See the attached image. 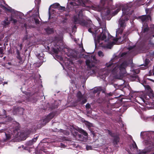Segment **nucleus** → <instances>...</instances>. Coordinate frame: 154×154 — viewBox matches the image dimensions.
<instances>
[{
	"label": "nucleus",
	"mask_w": 154,
	"mask_h": 154,
	"mask_svg": "<svg viewBox=\"0 0 154 154\" xmlns=\"http://www.w3.org/2000/svg\"><path fill=\"white\" fill-rule=\"evenodd\" d=\"M108 133L113 138L112 141L113 145L117 147L118 143L119 142L120 138L119 134L113 133L111 131L108 130Z\"/></svg>",
	"instance_id": "nucleus-4"
},
{
	"label": "nucleus",
	"mask_w": 154,
	"mask_h": 154,
	"mask_svg": "<svg viewBox=\"0 0 154 154\" xmlns=\"http://www.w3.org/2000/svg\"><path fill=\"white\" fill-rule=\"evenodd\" d=\"M118 40H119V38H114L113 39V40L116 42H117V41H118Z\"/></svg>",
	"instance_id": "nucleus-51"
},
{
	"label": "nucleus",
	"mask_w": 154,
	"mask_h": 154,
	"mask_svg": "<svg viewBox=\"0 0 154 154\" xmlns=\"http://www.w3.org/2000/svg\"><path fill=\"white\" fill-rule=\"evenodd\" d=\"M134 48V47H129L128 48V49L129 50H130L131 49H132L133 48Z\"/></svg>",
	"instance_id": "nucleus-53"
},
{
	"label": "nucleus",
	"mask_w": 154,
	"mask_h": 154,
	"mask_svg": "<svg viewBox=\"0 0 154 154\" xmlns=\"http://www.w3.org/2000/svg\"><path fill=\"white\" fill-rule=\"evenodd\" d=\"M1 6L2 7V8H3L4 9L7 10L11 12H13L14 11V10L13 9H12L10 7H9L8 8H7L3 5H1Z\"/></svg>",
	"instance_id": "nucleus-18"
},
{
	"label": "nucleus",
	"mask_w": 154,
	"mask_h": 154,
	"mask_svg": "<svg viewBox=\"0 0 154 154\" xmlns=\"http://www.w3.org/2000/svg\"><path fill=\"white\" fill-rule=\"evenodd\" d=\"M150 154H154V152H152V153H151Z\"/></svg>",
	"instance_id": "nucleus-63"
},
{
	"label": "nucleus",
	"mask_w": 154,
	"mask_h": 154,
	"mask_svg": "<svg viewBox=\"0 0 154 154\" xmlns=\"http://www.w3.org/2000/svg\"><path fill=\"white\" fill-rule=\"evenodd\" d=\"M59 49H56L54 48H52L51 49V51L52 52H53L54 53L56 54H57L58 53Z\"/></svg>",
	"instance_id": "nucleus-24"
},
{
	"label": "nucleus",
	"mask_w": 154,
	"mask_h": 154,
	"mask_svg": "<svg viewBox=\"0 0 154 154\" xmlns=\"http://www.w3.org/2000/svg\"><path fill=\"white\" fill-rule=\"evenodd\" d=\"M38 17L40 18L38 10L35 12V14H33L32 15V20H34L35 24L36 25L40 24V21L38 19Z\"/></svg>",
	"instance_id": "nucleus-6"
},
{
	"label": "nucleus",
	"mask_w": 154,
	"mask_h": 154,
	"mask_svg": "<svg viewBox=\"0 0 154 154\" xmlns=\"http://www.w3.org/2000/svg\"><path fill=\"white\" fill-rule=\"evenodd\" d=\"M144 87L146 90V92H153V91L152 90L150 86L149 85H145L144 86Z\"/></svg>",
	"instance_id": "nucleus-19"
},
{
	"label": "nucleus",
	"mask_w": 154,
	"mask_h": 154,
	"mask_svg": "<svg viewBox=\"0 0 154 154\" xmlns=\"http://www.w3.org/2000/svg\"><path fill=\"white\" fill-rule=\"evenodd\" d=\"M7 84V82H5L4 83V84Z\"/></svg>",
	"instance_id": "nucleus-59"
},
{
	"label": "nucleus",
	"mask_w": 154,
	"mask_h": 154,
	"mask_svg": "<svg viewBox=\"0 0 154 154\" xmlns=\"http://www.w3.org/2000/svg\"><path fill=\"white\" fill-rule=\"evenodd\" d=\"M23 148H24V149H26V148H25V147H24V146H23Z\"/></svg>",
	"instance_id": "nucleus-60"
},
{
	"label": "nucleus",
	"mask_w": 154,
	"mask_h": 154,
	"mask_svg": "<svg viewBox=\"0 0 154 154\" xmlns=\"http://www.w3.org/2000/svg\"><path fill=\"white\" fill-rule=\"evenodd\" d=\"M107 94L108 95V96H112V94L111 93V92Z\"/></svg>",
	"instance_id": "nucleus-49"
},
{
	"label": "nucleus",
	"mask_w": 154,
	"mask_h": 154,
	"mask_svg": "<svg viewBox=\"0 0 154 154\" xmlns=\"http://www.w3.org/2000/svg\"><path fill=\"white\" fill-rule=\"evenodd\" d=\"M110 38H112V37L111 35L110 36V37H109V36L108 37V39H109Z\"/></svg>",
	"instance_id": "nucleus-56"
},
{
	"label": "nucleus",
	"mask_w": 154,
	"mask_h": 154,
	"mask_svg": "<svg viewBox=\"0 0 154 154\" xmlns=\"http://www.w3.org/2000/svg\"><path fill=\"white\" fill-rule=\"evenodd\" d=\"M38 136H37L34 138L32 139V140L27 141L25 145L27 146H30L32 145L34 143H35L37 140Z\"/></svg>",
	"instance_id": "nucleus-8"
},
{
	"label": "nucleus",
	"mask_w": 154,
	"mask_h": 154,
	"mask_svg": "<svg viewBox=\"0 0 154 154\" xmlns=\"http://www.w3.org/2000/svg\"><path fill=\"white\" fill-rule=\"evenodd\" d=\"M78 136H79V138H81L82 136V135L81 134H79Z\"/></svg>",
	"instance_id": "nucleus-55"
},
{
	"label": "nucleus",
	"mask_w": 154,
	"mask_h": 154,
	"mask_svg": "<svg viewBox=\"0 0 154 154\" xmlns=\"http://www.w3.org/2000/svg\"><path fill=\"white\" fill-rule=\"evenodd\" d=\"M150 17L151 16L149 14H148L147 15H143L139 17V18L141 20L142 23L147 21L149 20V18H150Z\"/></svg>",
	"instance_id": "nucleus-9"
},
{
	"label": "nucleus",
	"mask_w": 154,
	"mask_h": 154,
	"mask_svg": "<svg viewBox=\"0 0 154 154\" xmlns=\"http://www.w3.org/2000/svg\"><path fill=\"white\" fill-rule=\"evenodd\" d=\"M101 36H97V40L95 41V46L96 47L97 46V43L98 44H99V46L100 47H103V40H102L101 39H100Z\"/></svg>",
	"instance_id": "nucleus-11"
},
{
	"label": "nucleus",
	"mask_w": 154,
	"mask_h": 154,
	"mask_svg": "<svg viewBox=\"0 0 154 154\" xmlns=\"http://www.w3.org/2000/svg\"><path fill=\"white\" fill-rule=\"evenodd\" d=\"M134 72L136 74H137L140 72V71L139 70L136 69L134 70Z\"/></svg>",
	"instance_id": "nucleus-40"
},
{
	"label": "nucleus",
	"mask_w": 154,
	"mask_h": 154,
	"mask_svg": "<svg viewBox=\"0 0 154 154\" xmlns=\"http://www.w3.org/2000/svg\"><path fill=\"white\" fill-rule=\"evenodd\" d=\"M66 132V134H65L66 135H68L69 134V132L68 131H67L65 130H64V132Z\"/></svg>",
	"instance_id": "nucleus-52"
},
{
	"label": "nucleus",
	"mask_w": 154,
	"mask_h": 154,
	"mask_svg": "<svg viewBox=\"0 0 154 154\" xmlns=\"http://www.w3.org/2000/svg\"><path fill=\"white\" fill-rule=\"evenodd\" d=\"M21 91H22V92L23 94H25L26 95H28L29 93L28 92H27L26 91H22V90H21Z\"/></svg>",
	"instance_id": "nucleus-44"
},
{
	"label": "nucleus",
	"mask_w": 154,
	"mask_h": 154,
	"mask_svg": "<svg viewBox=\"0 0 154 154\" xmlns=\"http://www.w3.org/2000/svg\"><path fill=\"white\" fill-rule=\"evenodd\" d=\"M150 61L149 59H146L144 61V66L145 67V68H146L148 67V66Z\"/></svg>",
	"instance_id": "nucleus-21"
},
{
	"label": "nucleus",
	"mask_w": 154,
	"mask_h": 154,
	"mask_svg": "<svg viewBox=\"0 0 154 154\" xmlns=\"http://www.w3.org/2000/svg\"><path fill=\"white\" fill-rule=\"evenodd\" d=\"M153 75H154V71L153 72Z\"/></svg>",
	"instance_id": "nucleus-64"
},
{
	"label": "nucleus",
	"mask_w": 154,
	"mask_h": 154,
	"mask_svg": "<svg viewBox=\"0 0 154 154\" xmlns=\"http://www.w3.org/2000/svg\"><path fill=\"white\" fill-rule=\"evenodd\" d=\"M134 76L135 78H138V76L137 75H136Z\"/></svg>",
	"instance_id": "nucleus-57"
},
{
	"label": "nucleus",
	"mask_w": 154,
	"mask_h": 154,
	"mask_svg": "<svg viewBox=\"0 0 154 154\" xmlns=\"http://www.w3.org/2000/svg\"><path fill=\"white\" fill-rule=\"evenodd\" d=\"M102 32L98 36H101L100 39L102 40H104L106 39V32L108 33V32L106 31V29H102Z\"/></svg>",
	"instance_id": "nucleus-10"
},
{
	"label": "nucleus",
	"mask_w": 154,
	"mask_h": 154,
	"mask_svg": "<svg viewBox=\"0 0 154 154\" xmlns=\"http://www.w3.org/2000/svg\"><path fill=\"white\" fill-rule=\"evenodd\" d=\"M10 21V22L12 21V23H14V24H15L17 22V19L13 18L12 17H11Z\"/></svg>",
	"instance_id": "nucleus-25"
},
{
	"label": "nucleus",
	"mask_w": 154,
	"mask_h": 154,
	"mask_svg": "<svg viewBox=\"0 0 154 154\" xmlns=\"http://www.w3.org/2000/svg\"><path fill=\"white\" fill-rule=\"evenodd\" d=\"M6 118L7 119H8L9 121H11L12 120V118L11 117L9 116H7Z\"/></svg>",
	"instance_id": "nucleus-38"
},
{
	"label": "nucleus",
	"mask_w": 154,
	"mask_h": 154,
	"mask_svg": "<svg viewBox=\"0 0 154 154\" xmlns=\"http://www.w3.org/2000/svg\"><path fill=\"white\" fill-rule=\"evenodd\" d=\"M5 58H6V57H4L3 58V59L4 60H5Z\"/></svg>",
	"instance_id": "nucleus-58"
},
{
	"label": "nucleus",
	"mask_w": 154,
	"mask_h": 154,
	"mask_svg": "<svg viewBox=\"0 0 154 154\" xmlns=\"http://www.w3.org/2000/svg\"><path fill=\"white\" fill-rule=\"evenodd\" d=\"M82 100L81 102V104H83L86 103V102L87 101V99L86 98H84L83 99H82Z\"/></svg>",
	"instance_id": "nucleus-33"
},
{
	"label": "nucleus",
	"mask_w": 154,
	"mask_h": 154,
	"mask_svg": "<svg viewBox=\"0 0 154 154\" xmlns=\"http://www.w3.org/2000/svg\"><path fill=\"white\" fill-rule=\"evenodd\" d=\"M82 134L84 135L85 136H87L88 135V133L85 131H84V132H83Z\"/></svg>",
	"instance_id": "nucleus-42"
},
{
	"label": "nucleus",
	"mask_w": 154,
	"mask_h": 154,
	"mask_svg": "<svg viewBox=\"0 0 154 154\" xmlns=\"http://www.w3.org/2000/svg\"><path fill=\"white\" fill-rule=\"evenodd\" d=\"M4 50L2 47H0V55H3L4 54Z\"/></svg>",
	"instance_id": "nucleus-30"
},
{
	"label": "nucleus",
	"mask_w": 154,
	"mask_h": 154,
	"mask_svg": "<svg viewBox=\"0 0 154 154\" xmlns=\"http://www.w3.org/2000/svg\"><path fill=\"white\" fill-rule=\"evenodd\" d=\"M98 91V89H96V90L95 89L94 91V92L95 93H96Z\"/></svg>",
	"instance_id": "nucleus-54"
},
{
	"label": "nucleus",
	"mask_w": 154,
	"mask_h": 154,
	"mask_svg": "<svg viewBox=\"0 0 154 154\" xmlns=\"http://www.w3.org/2000/svg\"><path fill=\"white\" fill-rule=\"evenodd\" d=\"M115 59H111L108 63L106 64V66L108 68H111L110 70L113 74L117 76H122L126 73L125 68L127 66L126 62H122L120 66L114 61Z\"/></svg>",
	"instance_id": "nucleus-1"
},
{
	"label": "nucleus",
	"mask_w": 154,
	"mask_h": 154,
	"mask_svg": "<svg viewBox=\"0 0 154 154\" xmlns=\"http://www.w3.org/2000/svg\"><path fill=\"white\" fill-rule=\"evenodd\" d=\"M134 144H132V145L133 148L134 149H137V146L134 141Z\"/></svg>",
	"instance_id": "nucleus-34"
},
{
	"label": "nucleus",
	"mask_w": 154,
	"mask_h": 154,
	"mask_svg": "<svg viewBox=\"0 0 154 154\" xmlns=\"http://www.w3.org/2000/svg\"><path fill=\"white\" fill-rule=\"evenodd\" d=\"M76 96L78 99V100L79 102L81 101L82 99L84 98L83 95L80 91H79L76 95Z\"/></svg>",
	"instance_id": "nucleus-13"
},
{
	"label": "nucleus",
	"mask_w": 154,
	"mask_h": 154,
	"mask_svg": "<svg viewBox=\"0 0 154 154\" xmlns=\"http://www.w3.org/2000/svg\"><path fill=\"white\" fill-rule=\"evenodd\" d=\"M16 123L17 124V127L15 129V131H17V130L18 129H19V128H20V125H19V124L18 123H17V122H16Z\"/></svg>",
	"instance_id": "nucleus-35"
},
{
	"label": "nucleus",
	"mask_w": 154,
	"mask_h": 154,
	"mask_svg": "<svg viewBox=\"0 0 154 154\" xmlns=\"http://www.w3.org/2000/svg\"><path fill=\"white\" fill-rule=\"evenodd\" d=\"M91 62H90V60H86V64L88 66V67H89L90 69H91L92 67H94V65H92V66H91Z\"/></svg>",
	"instance_id": "nucleus-20"
},
{
	"label": "nucleus",
	"mask_w": 154,
	"mask_h": 154,
	"mask_svg": "<svg viewBox=\"0 0 154 154\" xmlns=\"http://www.w3.org/2000/svg\"><path fill=\"white\" fill-rule=\"evenodd\" d=\"M19 46L20 47V50L22 49L23 48V45L22 44H21L19 45Z\"/></svg>",
	"instance_id": "nucleus-43"
},
{
	"label": "nucleus",
	"mask_w": 154,
	"mask_h": 154,
	"mask_svg": "<svg viewBox=\"0 0 154 154\" xmlns=\"http://www.w3.org/2000/svg\"><path fill=\"white\" fill-rule=\"evenodd\" d=\"M98 54L99 56L103 57L104 56V54L101 51H99L98 52Z\"/></svg>",
	"instance_id": "nucleus-28"
},
{
	"label": "nucleus",
	"mask_w": 154,
	"mask_h": 154,
	"mask_svg": "<svg viewBox=\"0 0 154 154\" xmlns=\"http://www.w3.org/2000/svg\"><path fill=\"white\" fill-rule=\"evenodd\" d=\"M16 110H17V111H18V110H23V109L22 108H17V109H16Z\"/></svg>",
	"instance_id": "nucleus-48"
},
{
	"label": "nucleus",
	"mask_w": 154,
	"mask_h": 154,
	"mask_svg": "<svg viewBox=\"0 0 154 154\" xmlns=\"http://www.w3.org/2000/svg\"><path fill=\"white\" fill-rule=\"evenodd\" d=\"M147 152L146 151L142 150L139 153L140 154H145L147 153Z\"/></svg>",
	"instance_id": "nucleus-36"
},
{
	"label": "nucleus",
	"mask_w": 154,
	"mask_h": 154,
	"mask_svg": "<svg viewBox=\"0 0 154 154\" xmlns=\"http://www.w3.org/2000/svg\"><path fill=\"white\" fill-rule=\"evenodd\" d=\"M92 65H93V64H92L91 63V64H90V65L91 66H92Z\"/></svg>",
	"instance_id": "nucleus-62"
},
{
	"label": "nucleus",
	"mask_w": 154,
	"mask_h": 154,
	"mask_svg": "<svg viewBox=\"0 0 154 154\" xmlns=\"http://www.w3.org/2000/svg\"><path fill=\"white\" fill-rule=\"evenodd\" d=\"M106 1H108V2H112V0H101L100 2L103 5V6L105 5L106 2Z\"/></svg>",
	"instance_id": "nucleus-26"
},
{
	"label": "nucleus",
	"mask_w": 154,
	"mask_h": 154,
	"mask_svg": "<svg viewBox=\"0 0 154 154\" xmlns=\"http://www.w3.org/2000/svg\"><path fill=\"white\" fill-rule=\"evenodd\" d=\"M27 35L25 36L23 38V41H24L27 40Z\"/></svg>",
	"instance_id": "nucleus-39"
},
{
	"label": "nucleus",
	"mask_w": 154,
	"mask_h": 154,
	"mask_svg": "<svg viewBox=\"0 0 154 154\" xmlns=\"http://www.w3.org/2000/svg\"><path fill=\"white\" fill-rule=\"evenodd\" d=\"M84 131H84V130H83V129H80L79 130V132L80 133H82H82L83 132H84Z\"/></svg>",
	"instance_id": "nucleus-45"
},
{
	"label": "nucleus",
	"mask_w": 154,
	"mask_h": 154,
	"mask_svg": "<svg viewBox=\"0 0 154 154\" xmlns=\"http://www.w3.org/2000/svg\"><path fill=\"white\" fill-rule=\"evenodd\" d=\"M153 92H146L142 94L141 98L143 102H145V100H149L150 98H152L154 97Z\"/></svg>",
	"instance_id": "nucleus-5"
},
{
	"label": "nucleus",
	"mask_w": 154,
	"mask_h": 154,
	"mask_svg": "<svg viewBox=\"0 0 154 154\" xmlns=\"http://www.w3.org/2000/svg\"><path fill=\"white\" fill-rule=\"evenodd\" d=\"M60 5L58 3H55L53 4L51 6L52 7L54 8H58Z\"/></svg>",
	"instance_id": "nucleus-22"
},
{
	"label": "nucleus",
	"mask_w": 154,
	"mask_h": 154,
	"mask_svg": "<svg viewBox=\"0 0 154 154\" xmlns=\"http://www.w3.org/2000/svg\"><path fill=\"white\" fill-rule=\"evenodd\" d=\"M46 32L48 34H51L54 33V29L53 28H50L49 27H47L45 29Z\"/></svg>",
	"instance_id": "nucleus-16"
},
{
	"label": "nucleus",
	"mask_w": 154,
	"mask_h": 154,
	"mask_svg": "<svg viewBox=\"0 0 154 154\" xmlns=\"http://www.w3.org/2000/svg\"><path fill=\"white\" fill-rule=\"evenodd\" d=\"M67 50V51H68L67 52H66V55L68 56L69 57L71 55V50H70L68 48H66Z\"/></svg>",
	"instance_id": "nucleus-27"
},
{
	"label": "nucleus",
	"mask_w": 154,
	"mask_h": 154,
	"mask_svg": "<svg viewBox=\"0 0 154 154\" xmlns=\"http://www.w3.org/2000/svg\"><path fill=\"white\" fill-rule=\"evenodd\" d=\"M149 30V28L148 27V26L147 25V26L146 27H144L142 31L143 32L145 33V32H147Z\"/></svg>",
	"instance_id": "nucleus-23"
},
{
	"label": "nucleus",
	"mask_w": 154,
	"mask_h": 154,
	"mask_svg": "<svg viewBox=\"0 0 154 154\" xmlns=\"http://www.w3.org/2000/svg\"><path fill=\"white\" fill-rule=\"evenodd\" d=\"M58 9L60 10L64 11L65 10V8L64 7L61 6L60 5V6L59 7Z\"/></svg>",
	"instance_id": "nucleus-31"
},
{
	"label": "nucleus",
	"mask_w": 154,
	"mask_h": 154,
	"mask_svg": "<svg viewBox=\"0 0 154 154\" xmlns=\"http://www.w3.org/2000/svg\"><path fill=\"white\" fill-rule=\"evenodd\" d=\"M107 13H108V14H109V10H107Z\"/></svg>",
	"instance_id": "nucleus-61"
},
{
	"label": "nucleus",
	"mask_w": 154,
	"mask_h": 154,
	"mask_svg": "<svg viewBox=\"0 0 154 154\" xmlns=\"http://www.w3.org/2000/svg\"><path fill=\"white\" fill-rule=\"evenodd\" d=\"M48 110H52L58 108V106L55 105L54 103H51L50 104L49 103H48Z\"/></svg>",
	"instance_id": "nucleus-14"
},
{
	"label": "nucleus",
	"mask_w": 154,
	"mask_h": 154,
	"mask_svg": "<svg viewBox=\"0 0 154 154\" xmlns=\"http://www.w3.org/2000/svg\"><path fill=\"white\" fill-rule=\"evenodd\" d=\"M130 9V7L127 6H125L122 8V15L119 19V24L120 27L119 31H117V32L119 34H122L124 28H125L126 25L125 22L129 20L128 14L129 13Z\"/></svg>",
	"instance_id": "nucleus-3"
},
{
	"label": "nucleus",
	"mask_w": 154,
	"mask_h": 154,
	"mask_svg": "<svg viewBox=\"0 0 154 154\" xmlns=\"http://www.w3.org/2000/svg\"><path fill=\"white\" fill-rule=\"evenodd\" d=\"M75 12L76 14L74 15L72 19V21L75 25L73 26V28L76 29L77 27L76 25L80 24L82 26L88 27V24L83 18V9H79L78 10L75 9Z\"/></svg>",
	"instance_id": "nucleus-2"
},
{
	"label": "nucleus",
	"mask_w": 154,
	"mask_h": 154,
	"mask_svg": "<svg viewBox=\"0 0 154 154\" xmlns=\"http://www.w3.org/2000/svg\"><path fill=\"white\" fill-rule=\"evenodd\" d=\"M10 20H8V17L6 18L2 22V25L4 27H6L10 24Z\"/></svg>",
	"instance_id": "nucleus-12"
},
{
	"label": "nucleus",
	"mask_w": 154,
	"mask_h": 154,
	"mask_svg": "<svg viewBox=\"0 0 154 154\" xmlns=\"http://www.w3.org/2000/svg\"><path fill=\"white\" fill-rule=\"evenodd\" d=\"M149 9H146V14H148L149 12Z\"/></svg>",
	"instance_id": "nucleus-46"
},
{
	"label": "nucleus",
	"mask_w": 154,
	"mask_h": 154,
	"mask_svg": "<svg viewBox=\"0 0 154 154\" xmlns=\"http://www.w3.org/2000/svg\"><path fill=\"white\" fill-rule=\"evenodd\" d=\"M86 149H87V150H88L89 149H91V146H87Z\"/></svg>",
	"instance_id": "nucleus-50"
},
{
	"label": "nucleus",
	"mask_w": 154,
	"mask_h": 154,
	"mask_svg": "<svg viewBox=\"0 0 154 154\" xmlns=\"http://www.w3.org/2000/svg\"><path fill=\"white\" fill-rule=\"evenodd\" d=\"M128 34V32H127L124 34L122 36V43H124L128 40V38L127 36Z\"/></svg>",
	"instance_id": "nucleus-15"
},
{
	"label": "nucleus",
	"mask_w": 154,
	"mask_h": 154,
	"mask_svg": "<svg viewBox=\"0 0 154 154\" xmlns=\"http://www.w3.org/2000/svg\"><path fill=\"white\" fill-rule=\"evenodd\" d=\"M16 51L17 55L16 57L19 60H20L19 63H20V62H22V58L20 55V51L18 49H16Z\"/></svg>",
	"instance_id": "nucleus-17"
},
{
	"label": "nucleus",
	"mask_w": 154,
	"mask_h": 154,
	"mask_svg": "<svg viewBox=\"0 0 154 154\" xmlns=\"http://www.w3.org/2000/svg\"><path fill=\"white\" fill-rule=\"evenodd\" d=\"M5 135L6 136V138L7 140H9L11 138V137L10 134L5 133Z\"/></svg>",
	"instance_id": "nucleus-32"
},
{
	"label": "nucleus",
	"mask_w": 154,
	"mask_h": 154,
	"mask_svg": "<svg viewBox=\"0 0 154 154\" xmlns=\"http://www.w3.org/2000/svg\"><path fill=\"white\" fill-rule=\"evenodd\" d=\"M91 29H92V28H89L88 29V31L89 32H90L92 33V34H93L94 33L91 30Z\"/></svg>",
	"instance_id": "nucleus-41"
},
{
	"label": "nucleus",
	"mask_w": 154,
	"mask_h": 154,
	"mask_svg": "<svg viewBox=\"0 0 154 154\" xmlns=\"http://www.w3.org/2000/svg\"><path fill=\"white\" fill-rule=\"evenodd\" d=\"M121 10V8H118L117 9H116V10L113 13V14H114V15H115L116 14L118 13V12L120 11Z\"/></svg>",
	"instance_id": "nucleus-29"
},
{
	"label": "nucleus",
	"mask_w": 154,
	"mask_h": 154,
	"mask_svg": "<svg viewBox=\"0 0 154 154\" xmlns=\"http://www.w3.org/2000/svg\"><path fill=\"white\" fill-rule=\"evenodd\" d=\"M85 106L86 108L88 109H90L91 107V105L88 103L86 104Z\"/></svg>",
	"instance_id": "nucleus-37"
},
{
	"label": "nucleus",
	"mask_w": 154,
	"mask_h": 154,
	"mask_svg": "<svg viewBox=\"0 0 154 154\" xmlns=\"http://www.w3.org/2000/svg\"><path fill=\"white\" fill-rule=\"evenodd\" d=\"M3 112L4 114V115H6V111H5V109H3Z\"/></svg>",
	"instance_id": "nucleus-47"
},
{
	"label": "nucleus",
	"mask_w": 154,
	"mask_h": 154,
	"mask_svg": "<svg viewBox=\"0 0 154 154\" xmlns=\"http://www.w3.org/2000/svg\"><path fill=\"white\" fill-rule=\"evenodd\" d=\"M55 114L53 112L50 113L43 120V123L45 125L49 122L54 116Z\"/></svg>",
	"instance_id": "nucleus-7"
}]
</instances>
